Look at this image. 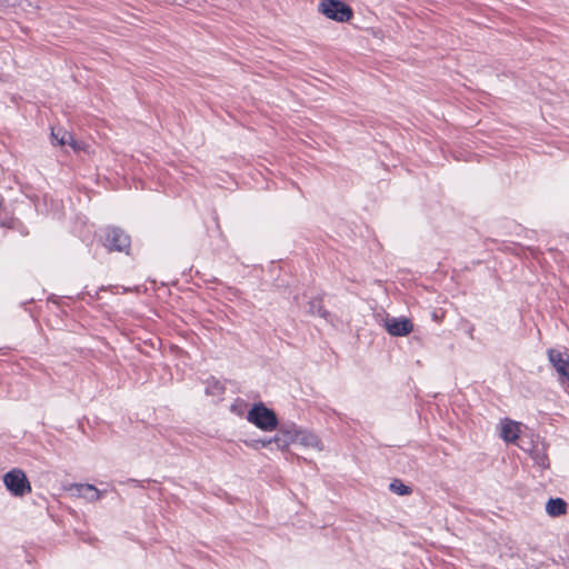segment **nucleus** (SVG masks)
Listing matches in <instances>:
<instances>
[{"label": "nucleus", "mask_w": 569, "mask_h": 569, "mask_svg": "<svg viewBox=\"0 0 569 569\" xmlns=\"http://www.w3.org/2000/svg\"><path fill=\"white\" fill-rule=\"evenodd\" d=\"M130 482L138 483V481L134 479H131Z\"/></svg>", "instance_id": "18"}, {"label": "nucleus", "mask_w": 569, "mask_h": 569, "mask_svg": "<svg viewBox=\"0 0 569 569\" xmlns=\"http://www.w3.org/2000/svg\"><path fill=\"white\" fill-rule=\"evenodd\" d=\"M299 429L300 428L293 422H283L279 426L278 433L279 437L287 440V443L290 446L291 443H296Z\"/></svg>", "instance_id": "10"}, {"label": "nucleus", "mask_w": 569, "mask_h": 569, "mask_svg": "<svg viewBox=\"0 0 569 569\" xmlns=\"http://www.w3.org/2000/svg\"><path fill=\"white\" fill-rule=\"evenodd\" d=\"M247 420L262 431H273L279 426V420L272 409L258 402L248 411Z\"/></svg>", "instance_id": "1"}, {"label": "nucleus", "mask_w": 569, "mask_h": 569, "mask_svg": "<svg viewBox=\"0 0 569 569\" xmlns=\"http://www.w3.org/2000/svg\"><path fill=\"white\" fill-rule=\"evenodd\" d=\"M548 359L559 376L562 386H569V356L557 349L547 351Z\"/></svg>", "instance_id": "5"}, {"label": "nucleus", "mask_w": 569, "mask_h": 569, "mask_svg": "<svg viewBox=\"0 0 569 569\" xmlns=\"http://www.w3.org/2000/svg\"><path fill=\"white\" fill-rule=\"evenodd\" d=\"M3 483L8 491L14 497H23L31 492V485L26 473L18 468L8 471L3 476Z\"/></svg>", "instance_id": "2"}, {"label": "nucleus", "mask_w": 569, "mask_h": 569, "mask_svg": "<svg viewBox=\"0 0 569 569\" xmlns=\"http://www.w3.org/2000/svg\"><path fill=\"white\" fill-rule=\"evenodd\" d=\"M260 445L261 447L263 448H267L269 446L272 445V440L271 438H266V439H260V440H256L253 443H252V447L253 448H257V446Z\"/></svg>", "instance_id": "17"}, {"label": "nucleus", "mask_w": 569, "mask_h": 569, "mask_svg": "<svg viewBox=\"0 0 569 569\" xmlns=\"http://www.w3.org/2000/svg\"><path fill=\"white\" fill-rule=\"evenodd\" d=\"M536 463L542 468H548L549 467V459H548V456L546 453H536V456L533 457Z\"/></svg>", "instance_id": "16"}, {"label": "nucleus", "mask_w": 569, "mask_h": 569, "mask_svg": "<svg viewBox=\"0 0 569 569\" xmlns=\"http://www.w3.org/2000/svg\"><path fill=\"white\" fill-rule=\"evenodd\" d=\"M272 445L277 447L279 450H287L289 448V445L287 443V440H284L282 437H279V433L277 432L276 436L271 437Z\"/></svg>", "instance_id": "15"}, {"label": "nucleus", "mask_w": 569, "mask_h": 569, "mask_svg": "<svg viewBox=\"0 0 569 569\" xmlns=\"http://www.w3.org/2000/svg\"><path fill=\"white\" fill-rule=\"evenodd\" d=\"M385 328L392 337H406L413 331V323L405 317H391L385 320Z\"/></svg>", "instance_id": "6"}, {"label": "nucleus", "mask_w": 569, "mask_h": 569, "mask_svg": "<svg viewBox=\"0 0 569 569\" xmlns=\"http://www.w3.org/2000/svg\"><path fill=\"white\" fill-rule=\"evenodd\" d=\"M52 140L59 146H70L73 150H79L80 143L73 138L72 133L63 129H52Z\"/></svg>", "instance_id": "7"}, {"label": "nucleus", "mask_w": 569, "mask_h": 569, "mask_svg": "<svg viewBox=\"0 0 569 569\" xmlns=\"http://www.w3.org/2000/svg\"><path fill=\"white\" fill-rule=\"evenodd\" d=\"M390 490L399 496H407L411 493L410 487L402 483L400 480H393L390 486Z\"/></svg>", "instance_id": "14"}, {"label": "nucleus", "mask_w": 569, "mask_h": 569, "mask_svg": "<svg viewBox=\"0 0 569 569\" xmlns=\"http://www.w3.org/2000/svg\"><path fill=\"white\" fill-rule=\"evenodd\" d=\"M131 244L130 236L119 227H107L104 229L103 246L109 251L129 253Z\"/></svg>", "instance_id": "3"}, {"label": "nucleus", "mask_w": 569, "mask_h": 569, "mask_svg": "<svg viewBox=\"0 0 569 569\" xmlns=\"http://www.w3.org/2000/svg\"><path fill=\"white\" fill-rule=\"evenodd\" d=\"M296 442L303 447L320 449V440L318 436L306 429H299Z\"/></svg>", "instance_id": "9"}, {"label": "nucleus", "mask_w": 569, "mask_h": 569, "mask_svg": "<svg viewBox=\"0 0 569 569\" xmlns=\"http://www.w3.org/2000/svg\"><path fill=\"white\" fill-rule=\"evenodd\" d=\"M76 491L78 496L87 499L88 501H98L101 499L102 493L92 485H76Z\"/></svg>", "instance_id": "12"}, {"label": "nucleus", "mask_w": 569, "mask_h": 569, "mask_svg": "<svg viewBox=\"0 0 569 569\" xmlns=\"http://www.w3.org/2000/svg\"><path fill=\"white\" fill-rule=\"evenodd\" d=\"M319 11L327 18L346 22L352 18V9L341 0H322L319 4Z\"/></svg>", "instance_id": "4"}, {"label": "nucleus", "mask_w": 569, "mask_h": 569, "mask_svg": "<svg viewBox=\"0 0 569 569\" xmlns=\"http://www.w3.org/2000/svg\"><path fill=\"white\" fill-rule=\"evenodd\" d=\"M224 386L219 380L212 378L207 380L206 395L221 398L224 393Z\"/></svg>", "instance_id": "13"}, {"label": "nucleus", "mask_w": 569, "mask_h": 569, "mask_svg": "<svg viewBox=\"0 0 569 569\" xmlns=\"http://www.w3.org/2000/svg\"><path fill=\"white\" fill-rule=\"evenodd\" d=\"M519 425L512 420H506L501 427V438L507 442H515L519 438Z\"/></svg>", "instance_id": "11"}, {"label": "nucleus", "mask_w": 569, "mask_h": 569, "mask_svg": "<svg viewBox=\"0 0 569 569\" xmlns=\"http://www.w3.org/2000/svg\"><path fill=\"white\" fill-rule=\"evenodd\" d=\"M568 505L562 498H550L546 503V512L550 517H560L567 513Z\"/></svg>", "instance_id": "8"}]
</instances>
